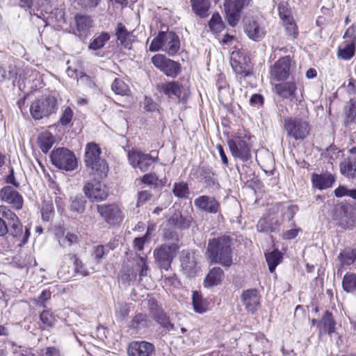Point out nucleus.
I'll list each match as a JSON object with an SVG mask.
<instances>
[{
    "label": "nucleus",
    "mask_w": 356,
    "mask_h": 356,
    "mask_svg": "<svg viewBox=\"0 0 356 356\" xmlns=\"http://www.w3.org/2000/svg\"><path fill=\"white\" fill-rule=\"evenodd\" d=\"M322 323H323L325 332H327L329 334L334 332L335 322L331 313L327 311L325 312L322 318Z\"/></svg>",
    "instance_id": "de8ad7c7"
},
{
    "label": "nucleus",
    "mask_w": 356,
    "mask_h": 356,
    "mask_svg": "<svg viewBox=\"0 0 356 356\" xmlns=\"http://www.w3.org/2000/svg\"><path fill=\"white\" fill-rule=\"evenodd\" d=\"M130 309L127 303H118L116 307V315L120 319H124L129 314Z\"/></svg>",
    "instance_id": "5fc2aeb1"
},
{
    "label": "nucleus",
    "mask_w": 356,
    "mask_h": 356,
    "mask_svg": "<svg viewBox=\"0 0 356 356\" xmlns=\"http://www.w3.org/2000/svg\"><path fill=\"white\" fill-rule=\"evenodd\" d=\"M343 38L348 42H353V44L356 42V26L355 25H352L347 29L344 33Z\"/></svg>",
    "instance_id": "680f3d73"
},
{
    "label": "nucleus",
    "mask_w": 356,
    "mask_h": 356,
    "mask_svg": "<svg viewBox=\"0 0 356 356\" xmlns=\"http://www.w3.org/2000/svg\"><path fill=\"white\" fill-rule=\"evenodd\" d=\"M168 76L175 77L180 72V65L170 59H168L161 70Z\"/></svg>",
    "instance_id": "a19ab883"
},
{
    "label": "nucleus",
    "mask_w": 356,
    "mask_h": 356,
    "mask_svg": "<svg viewBox=\"0 0 356 356\" xmlns=\"http://www.w3.org/2000/svg\"><path fill=\"white\" fill-rule=\"evenodd\" d=\"M58 240L63 248H70L79 243V236L76 234L67 232L63 234V236H59Z\"/></svg>",
    "instance_id": "473e14b6"
},
{
    "label": "nucleus",
    "mask_w": 356,
    "mask_h": 356,
    "mask_svg": "<svg viewBox=\"0 0 356 356\" xmlns=\"http://www.w3.org/2000/svg\"><path fill=\"white\" fill-rule=\"evenodd\" d=\"M284 127L287 136L296 140H302L306 138L311 129L308 121L299 116L285 118Z\"/></svg>",
    "instance_id": "20e7f679"
},
{
    "label": "nucleus",
    "mask_w": 356,
    "mask_h": 356,
    "mask_svg": "<svg viewBox=\"0 0 356 356\" xmlns=\"http://www.w3.org/2000/svg\"><path fill=\"white\" fill-rule=\"evenodd\" d=\"M111 36L106 32L101 33L98 36L94 38L88 45L89 50L97 51L104 47L106 43L110 40Z\"/></svg>",
    "instance_id": "4c0bfd02"
},
{
    "label": "nucleus",
    "mask_w": 356,
    "mask_h": 356,
    "mask_svg": "<svg viewBox=\"0 0 356 356\" xmlns=\"http://www.w3.org/2000/svg\"><path fill=\"white\" fill-rule=\"evenodd\" d=\"M241 300L246 309L254 313L259 307L260 295L256 289H248L243 291Z\"/></svg>",
    "instance_id": "6ab92c4d"
},
{
    "label": "nucleus",
    "mask_w": 356,
    "mask_h": 356,
    "mask_svg": "<svg viewBox=\"0 0 356 356\" xmlns=\"http://www.w3.org/2000/svg\"><path fill=\"white\" fill-rule=\"evenodd\" d=\"M224 277V272L220 267L211 268L204 280L205 287H212L219 284Z\"/></svg>",
    "instance_id": "cd10ccee"
},
{
    "label": "nucleus",
    "mask_w": 356,
    "mask_h": 356,
    "mask_svg": "<svg viewBox=\"0 0 356 356\" xmlns=\"http://www.w3.org/2000/svg\"><path fill=\"white\" fill-rule=\"evenodd\" d=\"M274 1L275 3H278L279 15L282 20L293 17L287 0H274Z\"/></svg>",
    "instance_id": "c03bdc74"
},
{
    "label": "nucleus",
    "mask_w": 356,
    "mask_h": 356,
    "mask_svg": "<svg viewBox=\"0 0 356 356\" xmlns=\"http://www.w3.org/2000/svg\"><path fill=\"white\" fill-rule=\"evenodd\" d=\"M342 287L347 293L356 294V275L346 273L342 280Z\"/></svg>",
    "instance_id": "e433bc0d"
},
{
    "label": "nucleus",
    "mask_w": 356,
    "mask_h": 356,
    "mask_svg": "<svg viewBox=\"0 0 356 356\" xmlns=\"http://www.w3.org/2000/svg\"><path fill=\"white\" fill-rule=\"evenodd\" d=\"M209 26L210 30L214 33H220L224 29L225 24L218 13H215L212 15L209 22Z\"/></svg>",
    "instance_id": "ea45409f"
},
{
    "label": "nucleus",
    "mask_w": 356,
    "mask_h": 356,
    "mask_svg": "<svg viewBox=\"0 0 356 356\" xmlns=\"http://www.w3.org/2000/svg\"><path fill=\"white\" fill-rule=\"evenodd\" d=\"M117 40L120 45L127 49L132 48V44L135 40V36L132 31H129L122 23H118L115 29Z\"/></svg>",
    "instance_id": "aec40b11"
},
{
    "label": "nucleus",
    "mask_w": 356,
    "mask_h": 356,
    "mask_svg": "<svg viewBox=\"0 0 356 356\" xmlns=\"http://www.w3.org/2000/svg\"><path fill=\"white\" fill-rule=\"evenodd\" d=\"M296 86L294 82H286L275 85V91L283 99L293 100L296 97Z\"/></svg>",
    "instance_id": "4be33fe9"
},
{
    "label": "nucleus",
    "mask_w": 356,
    "mask_h": 356,
    "mask_svg": "<svg viewBox=\"0 0 356 356\" xmlns=\"http://www.w3.org/2000/svg\"><path fill=\"white\" fill-rule=\"evenodd\" d=\"M338 259L341 267L353 264L356 259V248H345L339 254Z\"/></svg>",
    "instance_id": "72a5a7b5"
},
{
    "label": "nucleus",
    "mask_w": 356,
    "mask_h": 356,
    "mask_svg": "<svg viewBox=\"0 0 356 356\" xmlns=\"http://www.w3.org/2000/svg\"><path fill=\"white\" fill-rule=\"evenodd\" d=\"M113 91L117 95H126L129 92L128 86L121 79H115L111 85Z\"/></svg>",
    "instance_id": "09e8293b"
},
{
    "label": "nucleus",
    "mask_w": 356,
    "mask_h": 356,
    "mask_svg": "<svg viewBox=\"0 0 356 356\" xmlns=\"http://www.w3.org/2000/svg\"><path fill=\"white\" fill-rule=\"evenodd\" d=\"M97 211L108 225H115L123 219L122 211L117 204H97Z\"/></svg>",
    "instance_id": "1a4fd4ad"
},
{
    "label": "nucleus",
    "mask_w": 356,
    "mask_h": 356,
    "mask_svg": "<svg viewBox=\"0 0 356 356\" xmlns=\"http://www.w3.org/2000/svg\"><path fill=\"white\" fill-rule=\"evenodd\" d=\"M129 356H155L154 346L149 342L132 341L128 347Z\"/></svg>",
    "instance_id": "a211bd4d"
},
{
    "label": "nucleus",
    "mask_w": 356,
    "mask_h": 356,
    "mask_svg": "<svg viewBox=\"0 0 356 356\" xmlns=\"http://www.w3.org/2000/svg\"><path fill=\"white\" fill-rule=\"evenodd\" d=\"M136 269L139 270L140 276L143 277L147 275L148 266L146 260L144 257H139L136 261Z\"/></svg>",
    "instance_id": "4d7b16f0"
},
{
    "label": "nucleus",
    "mask_w": 356,
    "mask_h": 356,
    "mask_svg": "<svg viewBox=\"0 0 356 356\" xmlns=\"http://www.w3.org/2000/svg\"><path fill=\"white\" fill-rule=\"evenodd\" d=\"M143 108L147 112H154L158 110L157 104L150 97H145L143 100Z\"/></svg>",
    "instance_id": "052dcab7"
},
{
    "label": "nucleus",
    "mask_w": 356,
    "mask_h": 356,
    "mask_svg": "<svg viewBox=\"0 0 356 356\" xmlns=\"http://www.w3.org/2000/svg\"><path fill=\"white\" fill-rule=\"evenodd\" d=\"M195 207L202 212L216 214L220 212V204L214 197L200 195L194 200Z\"/></svg>",
    "instance_id": "2eb2a0df"
},
{
    "label": "nucleus",
    "mask_w": 356,
    "mask_h": 356,
    "mask_svg": "<svg viewBox=\"0 0 356 356\" xmlns=\"http://www.w3.org/2000/svg\"><path fill=\"white\" fill-rule=\"evenodd\" d=\"M163 34H165L164 31L159 32V35L152 40L149 47V50L150 51L154 52L159 50L163 51Z\"/></svg>",
    "instance_id": "603ef678"
},
{
    "label": "nucleus",
    "mask_w": 356,
    "mask_h": 356,
    "mask_svg": "<svg viewBox=\"0 0 356 356\" xmlns=\"http://www.w3.org/2000/svg\"><path fill=\"white\" fill-rule=\"evenodd\" d=\"M151 197L152 194L149 191H140L138 194L137 206L139 207L140 204H144L146 201L149 200Z\"/></svg>",
    "instance_id": "69168bd1"
},
{
    "label": "nucleus",
    "mask_w": 356,
    "mask_h": 356,
    "mask_svg": "<svg viewBox=\"0 0 356 356\" xmlns=\"http://www.w3.org/2000/svg\"><path fill=\"white\" fill-rule=\"evenodd\" d=\"M250 0H225L224 8L229 24L234 26L239 19V14Z\"/></svg>",
    "instance_id": "ddd939ff"
},
{
    "label": "nucleus",
    "mask_w": 356,
    "mask_h": 356,
    "mask_svg": "<svg viewBox=\"0 0 356 356\" xmlns=\"http://www.w3.org/2000/svg\"><path fill=\"white\" fill-rule=\"evenodd\" d=\"M193 12L201 18L209 16L211 3L210 0H190Z\"/></svg>",
    "instance_id": "bb28decb"
},
{
    "label": "nucleus",
    "mask_w": 356,
    "mask_h": 356,
    "mask_svg": "<svg viewBox=\"0 0 356 356\" xmlns=\"http://www.w3.org/2000/svg\"><path fill=\"white\" fill-rule=\"evenodd\" d=\"M153 316L154 319L167 331L171 332L175 330L174 324L170 322L169 318L166 316L163 311L161 309L156 310L154 313Z\"/></svg>",
    "instance_id": "f704fd0d"
},
{
    "label": "nucleus",
    "mask_w": 356,
    "mask_h": 356,
    "mask_svg": "<svg viewBox=\"0 0 356 356\" xmlns=\"http://www.w3.org/2000/svg\"><path fill=\"white\" fill-rule=\"evenodd\" d=\"M40 318L44 327L54 326L56 321L55 316L48 310L43 311L40 314Z\"/></svg>",
    "instance_id": "3c124183"
},
{
    "label": "nucleus",
    "mask_w": 356,
    "mask_h": 356,
    "mask_svg": "<svg viewBox=\"0 0 356 356\" xmlns=\"http://www.w3.org/2000/svg\"><path fill=\"white\" fill-rule=\"evenodd\" d=\"M232 238L222 235L209 240L207 254L212 263L220 264L224 266H230L233 264Z\"/></svg>",
    "instance_id": "f03ea898"
},
{
    "label": "nucleus",
    "mask_w": 356,
    "mask_h": 356,
    "mask_svg": "<svg viewBox=\"0 0 356 356\" xmlns=\"http://www.w3.org/2000/svg\"><path fill=\"white\" fill-rule=\"evenodd\" d=\"M282 22L288 35L293 39L296 38L298 35V31L293 17L282 20Z\"/></svg>",
    "instance_id": "49530a36"
},
{
    "label": "nucleus",
    "mask_w": 356,
    "mask_h": 356,
    "mask_svg": "<svg viewBox=\"0 0 356 356\" xmlns=\"http://www.w3.org/2000/svg\"><path fill=\"white\" fill-rule=\"evenodd\" d=\"M181 85L178 82L172 81L162 83L158 86L160 92L167 95L169 98H179L181 94Z\"/></svg>",
    "instance_id": "a878e982"
},
{
    "label": "nucleus",
    "mask_w": 356,
    "mask_h": 356,
    "mask_svg": "<svg viewBox=\"0 0 356 356\" xmlns=\"http://www.w3.org/2000/svg\"><path fill=\"white\" fill-rule=\"evenodd\" d=\"M0 198L14 209L19 210L23 207L22 196L12 186H8L2 188L0 191Z\"/></svg>",
    "instance_id": "f3484780"
},
{
    "label": "nucleus",
    "mask_w": 356,
    "mask_h": 356,
    "mask_svg": "<svg viewBox=\"0 0 356 356\" xmlns=\"http://www.w3.org/2000/svg\"><path fill=\"white\" fill-rule=\"evenodd\" d=\"M86 200L81 194H78L70 198V209L73 213L81 214L86 209Z\"/></svg>",
    "instance_id": "2f4dec72"
},
{
    "label": "nucleus",
    "mask_w": 356,
    "mask_h": 356,
    "mask_svg": "<svg viewBox=\"0 0 356 356\" xmlns=\"http://www.w3.org/2000/svg\"><path fill=\"white\" fill-rule=\"evenodd\" d=\"M101 149L95 143L87 144L85 152V162L99 177H106L108 172V165L106 161L100 158Z\"/></svg>",
    "instance_id": "7ed1b4c3"
},
{
    "label": "nucleus",
    "mask_w": 356,
    "mask_h": 356,
    "mask_svg": "<svg viewBox=\"0 0 356 356\" xmlns=\"http://www.w3.org/2000/svg\"><path fill=\"white\" fill-rule=\"evenodd\" d=\"M38 143L41 150L47 153L54 143V138L49 132L42 133L38 138Z\"/></svg>",
    "instance_id": "c9c22d12"
},
{
    "label": "nucleus",
    "mask_w": 356,
    "mask_h": 356,
    "mask_svg": "<svg viewBox=\"0 0 356 356\" xmlns=\"http://www.w3.org/2000/svg\"><path fill=\"white\" fill-rule=\"evenodd\" d=\"M179 246L177 243L163 244L154 250V256L159 266L168 270L173 259L176 257Z\"/></svg>",
    "instance_id": "0eeeda50"
},
{
    "label": "nucleus",
    "mask_w": 356,
    "mask_h": 356,
    "mask_svg": "<svg viewBox=\"0 0 356 356\" xmlns=\"http://www.w3.org/2000/svg\"><path fill=\"white\" fill-rule=\"evenodd\" d=\"M228 145L234 157L242 161H247L251 158L250 145L245 137L235 136L228 140Z\"/></svg>",
    "instance_id": "9d476101"
},
{
    "label": "nucleus",
    "mask_w": 356,
    "mask_h": 356,
    "mask_svg": "<svg viewBox=\"0 0 356 356\" xmlns=\"http://www.w3.org/2000/svg\"><path fill=\"white\" fill-rule=\"evenodd\" d=\"M57 99L54 96H45L35 100L30 107V113L35 120H41L56 112Z\"/></svg>",
    "instance_id": "39448f33"
},
{
    "label": "nucleus",
    "mask_w": 356,
    "mask_h": 356,
    "mask_svg": "<svg viewBox=\"0 0 356 356\" xmlns=\"http://www.w3.org/2000/svg\"><path fill=\"white\" fill-rule=\"evenodd\" d=\"M334 181V177L331 174H323L312 175V182L315 187L323 190L332 186Z\"/></svg>",
    "instance_id": "c85d7f7f"
},
{
    "label": "nucleus",
    "mask_w": 356,
    "mask_h": 356,
    "mask_svg": "<svg viewBox=\"0 0 356 356\" xmlns=\"http://www.w3.org/2000/svg\"><path fill=\"white\" fill-rule=\"evenodd\" d=\"M51 160L56 168L66 171L73 170L77 166L73 152L64 147L54 149L51 154Z\"/></svg>",
    "instance_id": "423d86ee"
},
{
    "label": "nucleus",
    "mask_w": 356,
    "mask_h": 356,
    "mask_svg": "<svg viewBox=\"0 0 356 356\" xmlns=\"http://www.w3.org/2000/svg\"><path fill=\"white\" fill-rule=\"evenodd\" d=\"M71 259L73 260V264L74 266V270L77 274L81 275V276H86L88 275V273L85 270L83 267L82 262L79 260V259L75 255H69Z\"/></svg>",
    "instance_id": "13d9d810"
},
{
    "label": "nucleus",
    "mask_w": 356,
    "mask_h": 356,
    "mask_svg": "<svg viewBox=\"0 0 356 356\" xmlns=\"http://www.w3.org/2000/svg\"><path fill=\"white\" fill-rule=\"evenodd\" d=\"M75 22L76 29L74 30V33L79 37L85 35L92 26L91 18L86 15H76Z\"/></svg>",
    "instance_id": "5701e85b"
},
{
    "label": "nucleus",
    "mask_w": 356,
    "mask_h": 356,
    "mask_svg": "<svg viewBox=\"0 0 356 356\" xmlns=\"http://www.w3.org/2000/svg\"><path fill=\"white\" fill-rule=\"evenodd\" d=\"M129 161L134 168L147 171L154 162V159L148 154L138 151H130L128 154Z\"/></svg>",
    "instance_id": "dca6fc26"
},
{
    "label": "nucleus",
    "mask_w": 356,
    "mask_h": 356,
    "mask_svg": "<svg viewBox=\"0 0 356 356\" xmlns=\"http://www.w3.org/2000/svg\"><path fill=\"white\" fill-rule=\"evenodd\" d=\"M149 320L145 314H136L130 323V327L137 331L145 329L149 325Z\"/></svg>",
    "instance_id": "58836bf2"
},
{
    "label": "nucleus",
    "mask_w": 356,
    "mask_h": 356,
    "mask_svg": "<svg viewBox=\"0 0 356 356\" xmlns=\"http://www.w3.org/2000/svg\"><path fill=\"white\" fill-rule=\"evenodd\" d=\"M231 65L234 71L236 74H243L244 76L247 75V73L245 72V67L242 65L239 64V63L237 60H233V55L232 56L231 58Z\"/></svg>",
    "instance_id": "0e129e2a"
},
{
    "label": "nucleus",
    "mask_w": 356,
    "mask_h": 356,
    "mask_svg": "<svg viewBox=\"0 0 356 356\" xmlns=\"http://www.w3.org/2000/svg\"><path fill=\"white\" fill-rule=\"evenodd\" d=\"M346 121L347 123L356 122V99H351L346 111Z\"/></svg>",
    "instance_id": "8fccbe9b"
},
{
    "label": "nucleus",
    "mask_w": 356,
    "mask_h": 356,
    "mask_svg": "<svg viewBox=\"0 0 356 356\" xmlns=\"http://www.w3.org/2000/svg\"><path fill=\"white\" fill-rule=\"evenodd\" d=\"M280 222L278 219L274 220L273 217L270 215L268 218L261 219L259 220L257 228L259 232H274L280 226Z\"/></svg>",
    "instance_id": "c756f323"
},
{
    "label": "nucleus",
    "mask_w": 356,
    "mask_h": 356,
    "mask_svg": "<svg viewBox=\"0 0 356 356\" xmlns=\"http://www.w3.org/2000/svg\"><path fill=\"white\" fill-rule=\"evenodd\" d=\"M74 113L72 109L67 106L63 111L59 118V123L63 126L70 124L73 118Z\"/></svg>",
    "instance_id": "864d4df0"
},
{
    "label": "nucleus",
    "mask_w": 356,
    "mask_h": 356,
    "mask_svg": "<svg viewBox=\"0 0 356 356\" xmlns=\"http://www.w3.org/2000/svg\"><path fill=\"white\" fill-rule=\"evenodd\" d=\"M42 217L44 220L48 221L52 214V207L51 204H44L41 210Z\"/></svg>",
    "instance_id": "338daca9"
},
{
    "label": "nucleus",
    "mask_w": 356,
    "mask_h": 356,
    "mask_svg": "<svg viewBox=\"0 0 356 356\" xmlns=\"http://www.w3.org/2000/svg\"><path fill=\"white\" fill-rule=\"evenodd\" d=\"M281 259V253L278 250H274L266 254V259L268 264V268L270 273L274 272L276 266L280 262Z\"/></svg>",
    "instance_id": "79ce46f5"
},
{
    "label": "nucleus",
    "mask_w": 356,
    "mask_h": 356,
    "mask_svg": "<svg viewBox=\"0 0 356 356\" xmlns=\"http://www.w3.org/2000/svg\"><path fill=\"white\" fill-rule=\"evenodd\" d=\"M163 51H166L169 56L175 55L180 48V42L179 37L173 32H165L163 34Z\"/></svg>",
    "instance_id": "412c9836"
},
{
    "label": "nucleus",
    "mask_w": 356,
    "mask_h": 356,
    "mask_svg": "<svg viewBox=\"0 0 356 356\" xmlns=\"http://www.w3.org/2000/svg\"><path fill=\"white\" fill-rule=\"evenodd\" d=\"M355 47L353 42L346 40L338 48L337 56L342 60H350L355 54Z\"/></svg>",
    "instance_id": "7c9ffc66"
},
{
    "label": "nucleus",
    "mask_w": 356,
    "mask_h": 356,
    "mask_svg": "<svg viewBox=\"0 0 356 356\" xmlns=\"http://www.w3.org/2000/svg\"><path fill=\"white\" fill-rule=\"evenodd\" d=\"M168 59L164 55L156 54L152 58V62L156 68L161 71Z\"/></svg>",
    "instance_id": "bf43d9fd"
},
{
    "label": "nucleus",
    "mask_w": 356,
    "mask_h": 356,
    "mask_svg": "<svg viewBox=\"0 0 356 356\" xmlns=\"http://www.w3.org/2000/svg\"><path fill=\"white\" fill-rule=\"evenodd\" d=\"M159 180L158 176L154 173H148L142 177V182L147 185H156Z\"/></svg>",
    "instance_id": "e2e57ef3"
},
{
    "label": "nucleus",
    "mask_w": 356,
    "mask_h": 356,
    "mask_svg": "<svg viewBox=\"0 0 356 356\" xmlns=\"http://www.w3.org/2000/svg\"><path fill=\"white\" fill-rule=\"evenodd\" d=\"M273 212L280 214L282 221H291L297 211V207L287 203H278L273 208Z\"/></svg>",
    "instance_id": "b1692460"
},
{
    "label": "nucleus",
    "mask_w": 356,
    "mask_h": 356,
    "mask_svg": "<svg viewBox=\"0 0 356 356\" xmlns=\"http://www.w3.org/2000/svg\"><path fill=\"white\" fill-rule=\"evenodd\" d=\"M9 234L13 237L25 244L30 236V229L23 225L17 216L6 206H0V236Z\"/></svg>",
    "instance_id": "f257e3e1"
},
{
    "label": "nucleus",
    "mask_w": 356,
    "mask_h": 356,
    "mask_svg": "<svg viewBox=\"0 0 356 356\" xmlns=\"http://www.w3.org/2000/svg\"><path fill=\"white\" fill-rule=\"evenodd\" d=\"M83 192L91 202L104 201L108 196V188L106 184L95 179L87 181L83 187Z\"/></svg>",
    "instance_id": "6e6552de"
},
{
    "label": "nucleus",
    "mask_w": 356,
    "mask_h": 356,
    "mask_svg": "<svg viewBox=\"0 0 356 356\" xmlns=\"http://www.w3.org/2000/svg\"><path fill=\"white\" fill-rule=\"evenodd\" d=\"M244 31L250 40L255 42L261 40L266 33L264 22L254 17L245 19Z\"/></svg>",
    "instance_id": "9b49d317"
},
{
    "label": "nucleus",
    "mask_w": 356,
    "mask_h": 356,
    "mask_svg": "<svg viewBox=\"0 0 356 356\" xmlns=\"http://www.w3.org/2000/svg\"><path fill=\"white\" fill-rule=\"evenodd\" d=\"M172 191L174 195L179 198H186L189 193L188 184L184 181L175 183Z\"/></svg>",
    "instance_id": "a18cd8bd"
},
{
    "label": "nucleus",
    "mask_w": 356,
    "mask_h": 356,
    "mask_svg": "<svg viewBox=\"0 0 356 356\" xmlns=\"http://www.w3.org/2000/svg\"><path fill=\"white\" fill-rule=\"evenodd\" d=\"M163 236L165 241H172L175 243H177L179 239L178 233L170 228L164 229Z\"/></svg>",
    "instance_id": "6e6d98bb"
},
{
    "label": "nucleus",
    "mask_w": 356,
    "mask_h": 356,
    "mask_svg": "<svg viewBox=\"0 0 356 356\" xmlns=\"http://www.w3.org/2000/svg\"><path fill=\"white\" fill-rule=\"evenodd\" d=\"M291 61L289 56L279 59L270 67L271 77L277 81H284L289 78L291 72Z\"/></svg>",
    "instance_id": "4468645a"
},
{
    "label": "nucleus",
    "mask_w": 356,
    "mask_h": 356,
    "mask_svg": "<svg viewBox=\"0 0 356 356\" xmlns=\"http://www.w3.org/2000/svg\"><path fill=\"white\" fill-rule=\"evenodd\" d=\"M341 173L348 178H356V156L344 159L339 165Z\"/></svg>",
    "instance_id": "393cba45"
},
{
    "label": "nucleus",
    "mask_w": 356,
    "mask_h": 356,
    "mask_svg": "<svg viewBox=\"0 0 356 356\" xmlns=\"http://www.w3.org/2000/svg\"><path fill=\"white\" fill-rule=\"evenodd\" d=\"M193 305L194 310L197 313L202 314L207 310V305L202 300V295L197 291L193 294Z\"/></svg>",
    "instance_id": "37998d69"
},
{
    "label": "nucleus",
    "mask_w": 356,
    "mask_h": 356,
    "mask_svg": "<svg viewBox=\"0 0 356 356\" xmlns=\"http://www.w3.org/2000/svg\"><path fill=\"white\" fill-rule=\"evenodd\" d=\"M181 270L188 277H194L200 270L198 255L194 252L183 250L180 257Z\"/></svg>",
    "instance_id": "f8f14e48"
},
{
    "label": "nucleus",
    "mask_w": 356,
    "mask_h": 356,
    "mask_svg": "<svg viewBox=\"0 0 356 356\" xmlns=\"http://www.w3.org/2000/svg\"><path fill=\"white\" fill-rule=\"evenodd\" d=\"M298 229H291L282 232V237L284 240H291L297 236L299 232Z\"/></svg>",
    "instance_id": "774afa93"
}]
</instances>
